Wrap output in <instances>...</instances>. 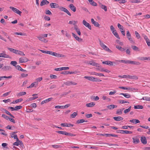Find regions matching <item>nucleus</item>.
<instances>
[{
	"label": "nucleus",
	"instance_id": "1",
	"mask_svg": "<svg viewBox=\"0 0 150 150\" xmlns=\"http://www.w3.org/2000/svg\"><path fill=\"white\" fill-rule=\"evenodd\" d=\"M100 45L101 47L105 51L109 53L112 52V51L106 45H105L100 40H99Z\"/></svg>",
	"mask_w": 150,
	"mask_h": 150
},
{
	"label": "nucleus",
	"instance_id": "2",
	"mask_svg": "<svg viewBox=\"0 0 150 150\" xmlns=\"http://www.w3.org/2000/svg\"><path fill=\"white\" fill-rule=\"evenodd\" d=\"M116 132L118 133L124 134H132V132L130 131H128L127 130H118L116 131Z\"/></svg>",
	"mask_w": 150,
	"mask_h": 150
},
{
	"label": "nucleus",
	"instance_id": "3",
	"mask_svg": "<svg viewBox=\"0 0 150 150\" xmlns=\"http://www.w3.org/2000/svg\"><path fill=\"white\" fill-rule=\"evenodd\" d=\"M85 79H88L89 80L93 81H97L98 80V79L96 78L93 77L92 76H85L84 77Z\"/></svg>",
	"mask_w": 150,
	"mask_h": 150
},
{
	"label": "nucleus",
	"instance_id": "4",
	"mask_svg": "<svg viewBox=\"0 0 150 150\" xmlns=\"http://www.w3.org/2000/svg\"><path fill=\"white\" fill-rule=\"evenodd\" d=\"M58 8L60 10L63 11L64 12L66 13L68 15L70 16H71V14L69 12L68 10L66 8L62 7H60L59 6Z\"/></svg>",
	"mask_w": 150,
	"mask_h": 150
},
{
	"label": "nucleus",
	"instance_id": "5",
	"mask_svg": "<svg viewBox=\"0 0 150 150\" xmlns=\"http://www.w3.org/2000/svg\"><path fill=\"white\" fill-rule=\"evenodd\" d=\"M10 8L15 13L19 14L20 16L21 15V14L22 13L21 11H20L17 9L12 6H10Z\"/></svg>",
	"mask_w": 150,
	"mask_h": 150
},
{
	"label": "nucleus",
	"instance_id": "6",
	"mask_svg": "<svg viewBox=\"0 0 150 150\" xmlns=\"http://www.w3.org/2000/svg\"><path fill=\"white\" fill-rule=\"evenodd\" d=\"M28 60L26 57H24L23 58H20L19 59V62L21 63H23L27 62Z\"/></svg>",
	"mask_w": 150,
	"mask_h": 150
},
{
	"label": "nucleus",
	"instance_id": "7",
	"mask_svg": "<svg viewBox=\"0 0 150 150\" xmlns=\"http://www.w3.org/2000/svg\"><path fill=\"white\" fill-rule=\"evenodd\" d=\"M83 24L86 27H87L88 29L91 30V25L87 22L85 20H83Z\"/></svg>",
	"mask_w": 150,
	"mask_h": 150
},
{
	"label": "nucleus",
	"instance_id": "8",
	"mask_svg": "<svg viewBox=\"0 0 150 150\" xmlns=\"http://www.w3.org/2000/svg\"><path fill=\"white\" fill-rule=\"evenodd\" d=\"M50 6L51 8H59V7L58 4L56 3H51L50 4Z\"/></svg>",
	"mask_w": 150,
	"mask_h": 150
},
{
	"label": "nucleus",
	"instance_id": "9",
	"mask_svg": "<svg viewBox=\"0 0 150 150\" xmlns=\"http://www.w3.org/2000/svg\"><path fill=\"white\" fill-rule=\"evenodd\" d=\"M17 132H14L11 133V137L13 138L14 139H16V141H18V139L17 137V135L16 134V133H17Z\"/></svg>",
	"mask_w": 150,
	"mask_h": 150
},
{
	"label": "nucleus",
	"instance_id": "10",
	"mask_svg": "<svg viewBox=\"0 0 150 150\" xmlns=\"http://www.w3.org/2000/svg\"><path fill=\"white\" fill-rule=\"evenodd\" d=\"M0 57L11 59V57L9 55L4 53H0Z\"/></svg>",
	"mask_w": 150,
	"mask_h": 150
},
{
	"label": "nucleus",
	"instance_id": "11",
	"mask_svg": "<svg viewBox=\"0 0 150 150\" xmlns=\"http://www.w3.org/2000/svg\"><path fill=\"white\" fill-rule=\"evenodd\" d=\"M51 55L54 56L58 57H63L64 56V55L62 54H58L55 52H52Z\"/></svg>",
	"mask_w": 150,
	"mask_h": 150
},
{
	"label": "nucleus",
	"instance_id": "12",
	"mask_svg": "<svg viewBox=\"0 0 150 150\" xmlns=\"http://www.w3.org/2000/svg\"><path fill=\"white\" fill-rule=\"evenodd\" d=\"M141 141L142 143L144 144H147V141L146 138L144 137H141Z\"/></svg>",
	"mask_w": 150,
	"mask_h": 150
},
{
	"label": "nucleus",
	"instance_id": "13",
	"mask_svg": "<svg viewBox=\"0 0 150 150\" xmlns=\"http://www.w3.org/2000/svg\"><path fill=\"white\" fill-rule=\"evenodd\" d=\"M91 22L96 27H99L100 25V24L97 22L95 21L94 19L93 18L91 19Z\"/></svg>",
	"mask_w": 150,
	"mask_h": 150
},
{
	"label": "nucleus",
	"instance_id": "14",
	"mask_svg": "<svg viewBox=\"0 0 150 150\" xmlns=\"http://www.w3.org/2000/svg\"><path fill=\"white\" fill-rule=\"evenodd\" d=\"M144 38L145 40L147 45L148 46H150V40L148 38V37L146 35H145L144 36Z\"/></svg>",
	"mask_w": 150,
	"mask_h": 150
},
{
	"label": "nucleus",
	"instance_id": "15",
	"mask_svg": "<svg viewBox=\"0 0 150 150\" xmlns=\"http://www.w3.org/2000/svg\"><path fill=\"white\" fill-rule=\"evenodd\" d=\"M49 3V2L47 0H43L41 2L40 5L41 6H43L45 5H47Z\"/></svg>",
	"mask_w": 150,
	"mask_h": 150
},
{
	"label": "nucleus",
	"instance_id": "16",
	"mask_svg": "<svg viewBox=\"0 0 150 150\" xmlns=\"http://www.w3.org/2000/svg\"><path fill=\"white\" fill-rule=\"evenodd\" d=\"M69 8L70 9L73 11L74 12H75L76 11V7L74 6V5L72 4H70L69 6Z\"/></svg>",
	"mask_w": 150,
	"mask_h": 150
},
{
	"label": "nucleus",
	"instance_id": "17",
	"mask_svg": "<svg viewBox=\"0 0 150 150\" xmlns=\"http://www.w3.org/2000/svg\"><path fill=\"white\" fill-rule=\"evenodd\" d=\"M113 118L115 120L117 121H122L123 120V118L120 116L114 117Z\"/></svg>",
	"mask_w": 150,
	"mask_h": 150
},
{
	"label": "nucleus",
	"instance_id": "18",
	"mask_svg": "<svg viewBox=\"0 0 150 150\" xmlns=\"http://www.w3.org/2000/svg\"><path fill=\"white\" fill-rule=\"evenodd\" d=\"M127 78L137 79H138V77L137 76L135 75H127Z\"/></svg>",
	"mask_w": 150,
	"mask_h": 150
},
{
	"label": "nucleus",
	"instance_id": "19",
	"mask_svg": "<svg viewBox=\"0 0 150 150\" xmlns=\"http://www.w3.org/2000/svg\"><path fill=\"white\" fill-rule=\"evenodd\" d=\"M52 98H49L47 99H46V100L42 101L41 104V105H43L45 103H47L48 102H49L51 101L52 100Z\"/></svg>",
	"mask_w": 150,
	"mask_h": 150
},
{
	"label": "nucleus",
	"instance_id": "20",
	"mask_svg": "<svg viewBox=\"0 0 150 150\" xmlns=\"http://www.w3.org/2000/svg\"><path fill=\"white\" fill-rule=\"evenodd\" d=\"M2 69L4 71H6L11 70V67L9 66H5L2 68Z\"/></svg>",
	"mask_w": 150,
	"mask_h": 150
},
{
	"label": "nucleus",
	"instance_id": "21",
	"mask_svg": "<svg viewBox=\"0 0 150 150\" xmlns=\"http://www.w3.org/2000/svg\"><path fill=\"white\" fill-rule=\"evenodd\" d=\"M7 49L10 51V52H13L15 54H17L18 50L9 47L7 48Z\"/></svg>",
	"mask_w": 150,
	"mask_h": 150
},
{
	"label": "nucleus",
	"instance_id": "22",
	"mask_svg": "<svg viewBox=\"0 0 150 150\" xmlns=\"http://www.w3.org/2000/svg\"><path fill=\"white\" fill-rule=\"evenodd\" d=\"M74 29L77 32V34L79 35H81V33L80 31V29L78 28L77 26L75 25L74 28Z\"/></svg>",
	"mask_w": 150,
	"mask_h": 150
},
{
	"label": "nucleus",
	"instance_id": "23",
	"mask_svg": "<svg viewBox=\"0 0 150 150\" xmlns=\"http://www.w3.org/2000/svg\"><path fill=\"white\" fill-rule=\"evenodd\" d=\"M42 80V77H40L38 78L35 80V81L33 83H32L31 84H35V83L38 84V82Z\"/></svg>",
	"mask_w": 150,
	"mask_h": 150
},
{
	"label": "nucleus",
	"instance_id": "24",
	"mask_svg": "<svg viewBox=\"0 0 150 150\" xmlns=\"http://www.w3.org/2000/svg\"><path fill=\"white\" fill-rule=\"evenodd\" d=\"M129 122L134 124H136L140 122V121L138 119H133L129 120Z\"/></svg>",
	"mask_w": 150,
	"mask_h": 150
},
{
	"label": "nucleus",
	"instance_id": "25",
	"mask_svg": "<svg viewBox=\"0 0 150 150\" xmlns=\"http://www.w3.org/2000/svg\"><path fill=\"white\" fill-rule=\"evenodd\" d=\"M129 64H132L136 65H139L141 64V63L139 62L133 61L129 60Z\"/></svg>",
	"mask_w": 150,
	"mask_h": 150
},
{
	"label": "nucleus",
	"instance_id": "26",
	"mask_svg": "<svg viewBox=\"0 0 150 150\" xmlns=\"http://www.w3.org/2000/svg\"><path fill=\"white\" fill-rule=\"evenodd\" d=\"M124 108H122L121 109H118L116 113L118 115H121L122 114V111L124 110Z\"/></svg>",
	"mask_w": 150,
	"mask_h": 150
},
{
	"label": "nucleus",
	"instance_id": "27",
	"mask_svg": "<svg viewBox=\"0 0 150 150\" xmlns=\"http://www.w3.org/2000/svg\"><path fill=\"white\" fill-rule=\"evenodd\" d=\"M99 6L102 9H104L105 11H107V8L106 6L100 3Z\"/></svg>",
	"mask_w": 150,
	"mask_h": 150
},
{
	"label": "nucleus",
	"instance_id": "28",
	"mask_svg": "<svg viewBox=\"0 0 150 150\" xmlns=\"http://www.w3.org/2000/svg\"><path fill=\"white\" fill-rule=\"evenodd\" d=\"M117 105H115L113 104L108 105L107 106V108L111 110L114 109V108H117Z\"/></svg>",
	"mask_w": 150,
	"mask_h": 150
},
{
	"label": "nucleus",
	"instance_id": "29",
	"mask_svg": "<svg viewBox=\"0 0 150 150\" xmlns=\"http://www.w3.org/2000/svg\"><path fill=\"white\" fill-rule=\"evenodd\" d=\"M91 74L92 75H96L100 76H104V75L102 74L97 73L95 72H92Z\"/></svg>",
	"mask_w": 150,
	"mask_h": 150
},
{
	"label": "nucleus",
	"instance_id": "30",
	"mask_svg": "<svg viewBox=\"0 0 150 150\" xmlns=\"http://www.w3.org/2000/svg\"><path fill=\"white\" fill-rule=\"evenodd\" d=\"M102 136H105L106 137H110V136H112L113 137H117V136L116 134H102Z\"/></svg>",
	"mask_w": 150,
	"mask_h": 150
},
{
	"label": "nucleus",
	"instance_id": "31",
	"mask_svg": "<svg viewBox=\"0 0 150 150\" xmlns=\"http://www.w3.org/2000/svg\"><path fill=\"white\" fill-rule=\"evenodd\" d=\"M133 142L134 144H136L139 142V139L137 138H132Z\"/></svg>",
	"mask_w": 150,
	"mask_h": 150
},
{
	"label": "nucleus",
	"instance_id": "32",
	"mask_svg": "<svg viewBox=\"0 0 150 150\" xmlns=\"http://www.w3.org/2000/svg\"><path fill=\"white\" fill-rule=\"evenodd\" d=\"M119 94L120 95H122L127 98H129L130 97V95L128 93H120Z\"/></svg>",
	"mask_w": 150,
	"mask_h": 150
},
{
	"label": "nucleus",
	"instance_id": "33",
	"mask_svg": "<svg viewBox=\"0 0 150 150\" xmlns=\"http://www.w3.org/2000/svg\"><path fill=\"white\" fill-rule=\"evenodd\" d=\"M95 104L94 102H91L86 104V106L87 107H92L95 105Z\"/></svg>",
	"mask_w": 150,
	"mask_h": 150
},
{
	"label": "nucleus",
	"instance_id": "34",
	"mask_svg": "<svg viewBox=\"0 0 150 150\" xmlns=\"http://www.w3.org/2000/svg\"><path fill=\"white\" fill-rule=\"evenodd\" d=\"M56 132L60 134H64L66 135H67V132L65 131H56Z\"/></svg>",
	"mask_w": 150,
	"mask_h": 150
},
{
	"label": "nucleus",
	"instance_id": "35",
	"mask_svg": "<svg viewBox=\"0 0 150 150\" xmlns=\"http://www.w3.org/2000/svg\"><path fill=\"white\" fill-rule=\"evenodd\" d=\"M143 108V106L138 105L134 106V108L135 109H142Z\"/></svg>",
	"mask_w": 150,
	"mask_h": 150
},
{
	"label": "nucleus",
	"instance_id": "36",
	"mask_svg": "<svg viewBox=\"0 0 150 150\" xmlns=\"http://www.w3.org/2000/svg\"><path fill=\"white\" fill-rule=\"evenodd\" d=\"M87 122V120L85 121L83 119L79 120L77 121L76 123L79 124L84 122Z\"/></svg>",
	"mask_w": 150,
	"mask_h": 150
},
{
	"label": "nucleus",
	"instance_id": "37",
	"mask_svg": "<svg viewBox=\"0 0 150 150\" xmlns=\"http://www.w3.org/2000/svg\"><path fill=\"white\" fill-rule=\"evenodd\" d=\"M113 34L114 35V36L117 39H120V38L119 36V35H118L117 32L116 31H114V32H112Z\"/></svg>",
	"mask_w": 150,
	"mask_h": 150
},
{
	"label": "nucleus",
	"instance_id": "38",
	"mask_svg": "<svg viewBox=\"0 0 150 150\" xmlns=\"http://www.w3.org/2000/svg\"><path fill=\"white\" fill-rule=\"evenodd\" d=\"M37 38L39 39V40L41 41H43L44 42H46V40L41 36H38L37 37Z\"/></svg>",
	"mask_w": 150,
	"mask_h": 150
},
{
	"label": "nucleus",
	"instance_id": "39",
	"mask_svg": "<svg viewBox=\"0 0 150 150\" xmlns=\"http://www.w3.org/2000/svg\"><path fill=\"white\" fill-rule=\"evenodd\" d=\"M88 64L96 67H97L98 64L97 63L92 61L89 62Z\"/></svg>",
	"mask_w": 150,
	"mask_h": 150
},
{
	"label": "nucleus",
	"instance_id": "40",
	"mask_svg": "<svg viewBox=\"0 0 150 150\" xmlns=\"http://www.w3.org/2000/svg\"><path fill=\"white\" fill-rule=\"evenodd\" d=\"M141 100H143L148 101H150V97L147 96L144 97L141 99Z\"/></svg>",
	"mask_w": 150,
	"mask_h": 150
},
{
	"label": "nucleus",
	"instance_id": "41",
	"mask_svg": "<svg viewBox=\"0 0 150 150\" xmlns=\"http://www.w3.org/2000/svg\"><path fill=\"white\" fill-rule=\"evenodd\" d=\"M101 144H106L110 146H118V145L117 144H109V143H102Z\"/></svg>",
	"mask_w": 150,
	"mask_h": 150
},
{
	"label": "nucleus",
	"instance_id": "42",
	"mask_svg": "<svg viewBox=\"0 0 150 150\" xmlns=\"http://www.w3.org/2000/svg\"><path fill=\"white\" fill-rule=\"evenodd\" d=\"M131 109V106H130L128 108L125 110H124V112L125 114L129 112L130 111Z\"/></svg>",
	"mask_w": 150,
	"mask_h": 150
},
{
	"label": "nucleus",
	"instance_id": "43",
	"mask_svg": "<svg viewBox=\"0 0 150 150\" xmlns=\"http://www.w3.org/2000/svg\"><path fill=\"white\" fill-rule=\"evenodd\" d=\"M26 94V93L25 92H21L18 93L17 96H20L23 95H24Z\"/></svg>",
	"mask_w": 150,
	"mask_h": 150
},
{
	"label": "nucleus",
	"instance_id": "44",
	"mask_svg": "<svg viewBox=\"0 0 150 150\" xmlns=\"http://www.w3.org/2000/svg\"><path fill=\"white\" fill-rule=\"evenodd\" d=\"M65 84H77V83L74 82L70 81H67L65 83Z\"/></svg>",
	"mask_w": 150,
	"mask_h": 150
},
{
	"label": "nucleus",
	"instance_id": "45",
	"mask_svg": "<svg viewBox=\"0 0 150 150\" xmlns=\"http://www.w3.org/2000/svg\"><path fill=\"white\" fill-rule=\"evenodd\" d=\"M4 111L5 113H6V114H7L8 115H9L11 117L13 118H14V116H13L8 111H7V110H6V109H4Z\"/></svg>",
	"mask_w": 150,
	"mask_h": 150
},
{
	"label": "nucleus",
	"instance_id": "46",
	"mask_svg": "<svg viewBox=\"0 0 150 150\" xmlns=\"http://www.w3.org/2000/svg\"><path fill=\"white\" fill-rule=\"evenodd\" d=\"M52 146L53 148H54L55 149H57L62 147V146L60 145H52Z\"/></svg>",
	"mask_w": 150,
	"mask_h": 150
},
{
	"label": "nucleus",
	"instance_id": "47",
	"mask_svg": "<svg viewBox=\"0 0 150 150\" xmlns=\"http://www.w3.org/2000/svg\"><path fill=\"white\" fill-rule=\"evenodd\" d=\"M10 64L13 65V66L16 67V65L17 64V63L16 61H11Z\"/></svg>",
	"mask_w": 150,
	"mask_h": 150
},
{
	"label": "nucleus",
	"instance_id": "48",
	"mask_svg": "<svg viewBox=\"0 0 150 150\" xmlns=\"http://www.w3.org/2000/svg\"><path fill=\"white\" fill-rule=\"evenodd\" d=\"M129 60H120V62H122L125 64H129Z\"/></svg>",
	"mask_w": 150,
	"mask_h": 150
},
{
	"label": "nucleus",
	"instance_id": "49",
	"mask_svg": "<svg viewBox=\"0 0 150 150\" xmlns=\"http://www.w3.org/2000/svg\"><path fill=\"white\" fill-rule=\"evenodd\" d=\"M77 23V21H70L69 23L70 24H73L74 25H75V26L76 25L75 24L76 23Z\"/></svg>",
	"mask_w": 150,
	"mask_h": 150
},
{
	"label": "nucleus",
	"instance_id": "50",
	"mask_svg": "<svg viewBox=\"0 0 150 150\" xmlns=\"http://www.w3.org/2000/svg\"><path fill=\"white\" fill-rule=\"evenodd\" d=\"M77 115V113L76 112H74L71 115V117L72 118H75Z\"/></svg>",
	"mask_w": 150,
	"mask_h": 150
},
{
	"label": "nucleus",
	"instance_id": "51",
	"mask_svg": "<svg viewBox=\"0 0 150 150\" xmlns=\"http://www.w3.org/2000/svg\"><path fill=\"white\" fill-rule=\"evenodd\" d=\"M17 54H20L22 56H24L25 55L23 52L18 50Z\"/></svg>",
	"mask_w": 150,
	"mask_h": 150
},
{
	"label": "nucleus",
	"instance_id": "52",
	"mask_svg": "<svg viewBox=\"0 0 150 150\" xmlns=\"http://www.w3.org/2000/svg\"><path fill=\"white\" fill-rule=\"evenodd\" d=\"M75 39L76 40H77L79 42H81L83 41V40L82 39L79 37L77 36L76 37V38Z\"/></svg>",
	"mask_w": 150,
	"mask_h": 150
},
{
	"label": "nucleus",
	"instance_id": "53",
	"mask_svg": "<svg viewBox=\"0 0 150 150\" xmlns=\"http://www.w3.org/2000/svg\"><path fill=\"white\" fill-rule=\"evenodd\" d=\"M119 102L120 104H123L127 103H129L128 101H126L123 100H119Z\"/></svg>",
	"mask_w": 150,
	"mask_h": 150
},
{
	"label": "nucleus",
	"instance_id": "54",
	"mask_svg": "<svg viewBox=\"0 0 150 150\" xmlns=\"http://www.w3.org/2000/svg\"><path fill=\"white\" fill-rule=\"evenodd\" d=\"M127 38L128 39L130 38H131V34L129 31H127V33L126 34Z\"/></svg>",
	"mask_w": 150,
	"mask_h": 150
},
{
	"label": "nucleus",
	"instance_id": "55",
	"mask_svg": "<svg viewBox=\"0 0 150 150\" xmlns=\"http://www.w3.org/2000/svg\"><path fill=\"white\" fill-rule=\"evenodd\" d=\"M120 62V60H116L115 61L113 62V64L115 65L118 64Z\"/></svg>",
	"mask_w": 150,
	"mask_h": 150
},
{
	"label": "nucleus",
	"instance_id": "56",
	"mask_svg": "<svg viewBox=\"0 0 150 150\" xmlns=\"http://www.w3.org/2000/svg\"><path fill=\"white\" fill-rule=\"evenodd\" d=\"M22 108V106L21 105H19L17 106H16L14 108L15 109V110H17L19 109H21Z\"/></svg>",
	"mask_w": 150,
	"mask_h": 150
},
{
	"label": "nucleus",
	"instance_id": "57",
	"mask_svg": "<svg viewBox=\"0 0 150 150\" xmlns=\"http://www.w3.org/2000/svg\"><path fill=\"white\" fill-rule=\"evenodd\" d=\"M135 34L136 35V37L138 38L139 39L140 38V36L139 34L137 31L135 32Z\"/></svg>",
	"mask_w": 150,
	"mask_h": 150
},
{
	"label": "nucleus",
	"instance_id": "58",
	"mask_svg": "<svg viewBox=\"0 0 150 150\" xmlns=\"http://www.w3.org/2000/svg\"><path fill=\"white\" fill-rule=\"evenodd\" d=\"M131 47L132 49L135 51L137 50L138 49V48L136 46L132 45Z\"/></svg>",
	"mask_w": 150,
	"mask_h": 150
},
{
	"label": "nucleus",
	"instance_id": "59",
	"mask_svg": "<svg viewBox=\"0 0 150 150\" xmlns=\"http://www.w3.org/2000/svg\"><path fill=\"white\" fill-rule=\"evenodd\" d=\"M102 71H104L106 72L109 73L110 71L108 69H104L103 68L101 70Z\"/></svg>",
	"mask_w": 150,
	"mask_h": 150
},
{
	"label": "nucleus",
	"instance_id": "60",
	"mask_svg": "<svg viewBox=\"0 0 150 150\" xmlns=\"http://www.w3.org/2000/svg\"><path fill=\"white\" fill-rule=\"evenodd\" d=\"M110 29L112 32H114V31H116V30L113 25H111L110 26Z\"/></svg>",
	"mask_w": 150,
	"mask_h": 150
},
{
	"label": "nucleus",
	"instance_id": "61",
	"mask_svg": "<svg viewBox=\"0 0 150 150\" xmlns=\"http://www.w3.org/2000/svg\"><path fill=\"white\" fill-rule=\"evenodd\" d=\"M55 108L57 109H63V106L57 105L55 106Z\"/></svg>",
	"mask_w": 150,
	"mask_h": 150
},
{
	"label": "nucleus",
	"instance_id": "62",
	"mask_svg": "<svg viewBox=\"0 0 150 150\" xmlns=\"http://www.w3.org/2000/svg\"><path fill=\"white\" fill-rule=\"evenodd\" d=\"M50 77L52 79H56L57 78V76L55 75H50Z\"/></svg>",
	"mask_w": 150,
	"mask_h": 150
},
{
	"label": "nucleus",
	"instance_id": "63",
	"mask_svg": "<svg viewBox=\"0 0 150 150\" xmlns=\"http://www.w3.org/2000/svg\"><path fill=\"white\" fill-rule=\"evenodd\" d=\"M108 65L111 66H115V64H113V62H111L110 61H108Z\"/></svg>",
	"mask_w": 150,
	"mask_h": 150
},
{
	"label": "nucleus",
	"instance_id": "64",
	"mask_svg": "<svg viewBox=\"0 0 150 150\" xmlns=\"http://www.w3.org/2000/svg\"><path fill=\"white\" fill-rule=\"evenodd\" d=\"M45 13L48 15H51L52 14L51 12L49 10H46L45 11Z\"/></svg>",
	"mask_w": 150,
	"mask_h": 150
}]
</instances>
